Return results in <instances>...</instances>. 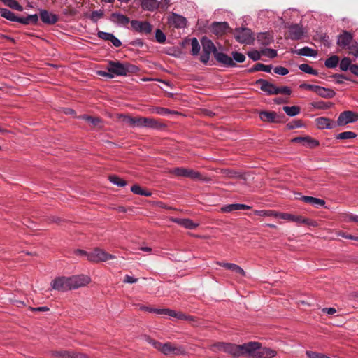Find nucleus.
<instances>
[{"label":"nucleus","instance_id":"obj_59","mask_svg":"<svg viewBox=\"0 0 358 358\" xmlns=\"http://www.w3.org/2000/svg\"><path fill=\"white\" fill-rule=\"evenodd\" d=\"M69 358H88L86 354L73 350H69Z\"/></svg>","mask_w":358,"mask_h":358},{"label":"nucleus","instance_id":"obj_37","mask_svg":"<svg viewBox=\"0 0 358 358\" xmlns=\"http://www.w3.org/2000/svg\"><path fill=\"white\" fill-rule=\"evenodd\" d=\"M80 119L85 120L89 122L92 126L98 127L99 124L101 122V118L98 117H92L87 115H83L78 117Z\"/></svg>","mask_w":358,"mask_h":358},{"label":"nucleus","instance_id":"obj_42","mask_svg":"<svg viewBox=\"0 0 358 358\" xmlns=\"http://www.w3.org/2000/svg\"><path fill=\"white\" fill-rule=\"evenodd\" d=\"M357 134L353 131H343L336 135L335 138L339 140L354 139Z\"/></svg>","mask_w":358,"mask_h":358},{"label":"nucleus","instance_id":"obj_4","mask_svg":"<svg viewBox=\"0 0 358 358\" xmlns=\"http://www.w3.org/2000/svg\"><path fill=\"white\" fill-rule=\"evenodd\" d=\"M158 350H160L164 355L167 356L186 355L187 351L185 346L175 345L171 342H166L164 344L158 342Z\"/></svg>","mask_w":358,"mask_h":358},{"label":"nucleus","instance_id":"obj_11","mask_svg":"<svg viewBox=\"0 0 358 358\" xmlns=\"http://www.w3.org/2000/svg\"><path fill=\"white\" fill-rule=\"evenodd\" d=\"M357 121H358V113H340L335 124L336 127H345Z\"/></svg>","mask_w":358,"mask_h":358},{"label":"nucleus","instance_id":"obj_49","mask_svg":"<svg viewBox=\"0 0 358 358\" xmlns=\"http://www.w3.org/2000/svg\"><path fill=\"white\" fill-rule=\"evenodd\" d=\"M304 127L301 120H294L287 124L286 127L289 130L294 129L295 128Z\"/></svg>","mask_w":358,"mask_h":358},{"label":"nucleus","instance_id":"obj_40","mask_svg":"<svg viewBox=\"0 0 358 358\" xmlns=\"http://www.w3.org/2000/svg\"><path fill=\"white\" fill-rule=\"evenodd\" d=\"M157 5V0H142L141 7L144 10H154Z\"/></svg>","mask_w":358,"mask_h":358},{"label":"nucleus","instance_id":"obj_31","mask_svg":"<svg viewBox=\"0 0 358 358\" xmlns=\"http://www.w3.org/2000/svg\"><path fill=\"white\" fill-rule=\"evenodd\" d=\"M293 53L301 56L313 57H315L317 55V50L309 48L308 46L303 47V48L295 50L292 51Z\"/></svg>","mask_w":358,"mask_h":358},{"label":"nucleus","instance_id":"obj_6","mask_svg":"<svg viewBox=\"0 0 358 358\" xmlns=\"http://www.w3.org/2000/svg\"><path fill=\"white\" fill-rule=\"evenodd\" d=\"M234 38L238 42L245 44H251L255 39L252 31L248 28H236Z\"/></svg>","mask_w":358,"mask_h":358},{"label":"nucleus","instance_id":"obj_23","mask_svg":"<svg viewBox=\"0 0 358 358\" xmlns=\"http://www.w3.org/2000/svg\"><path fill=\"white\" fill-rule=\"evenodd\" d=\"M257 40L262 45H268L274 41V38L272 32L266 31L259 33Z\"/></svg>","mask_w":358,"mask_h":358},{"label":"nucleus","instance_id":"obj_3","mask_svg":"<svg viewBox=\"0 0 358 358\" xmlns=\"http://www.w3.org/2000/svg\"><path fill=\"white\" fill-rule=\"evenodd\" d=\"M118 118L122 120L132 127H141L155 128L157 126V122L154 119L148 117H132L125 115L122 113H117Z\"/></svg>","mask_w":358,"mask_h":358},{"label":"nucleus","instance_id":"obj_47","mask_svg":"<svg viewBox=\"0 0 358 358\" xmlns=\"http://www.w3.org/2000/svg\"><path fill=\"white\" fill-rule=\"evenodd\" d=\"M191 45H192V50L191 53L192 55L195 56L197 55L200 51L201 46L198 41V40L196 38H193L191 39Z\"/></svg>","mask_w":358,"mask_h":358},{"label":"nucleus","instance_id":"obj_2","mask_svg":"<svg viewBox=\"0 0 358 358\" xmlns=\"http://www.w3.org/2000/svg\"><path fill=\"white\" fill-rule=\"evenodd\" d=\"M172 174L178 177H184L190 178L196 181H203L208 182L211 181V178L208 176H203L200 172L196 171L192 169L184 167H176L173 169H158V176L163 174Z\"/></svg>","mask_w":358,"mask_h":358},{"label":"nucleus","instance_id":"obj_12","mask_svg":"<svg viewBox=\"0 0 358 358\" xmlns=\"http://www.w3.org/2000/svg\"><path fill=\"white\" fill-rule=\"evenodd\" d=\"M292 142L302 143L306 148L313 149L320 145V141L310 136H298L292 139Z\"/></svg>","mask_w":358,"mask_h":358},{"label":"nucleus","instance_id":"obj_20","mask_svg":"<svg viewBox=\"0 0 358 358\" xmlns=\"http://www.w3.org/2000/svg\"><path fill=\"white\" fill-rule=\"evenodd\" d=\"M317 127L319 129H333L336 127V121L327 117H318L315 120Z\"/></svg>","mask_w":358,"mask_h":358},{"label":"nucleus","instance_id":"obj_22","mask_svg":"<svg viewBox=\"0 0 358 358\" xmlns=\"http://www.w3.org/2000/svg\"><path fill=\"white\" fill-rule=\"evenodd\" d=\"M40 18L45 24H52L58 21V16L49 13L45 10H41L39 13Z\"/></svg>","mask_w":358,"mask_h":358},{"label":"nucleus","instance_id":"obj_44","mask_svg":"<svg viewBox=\"0 0 358 358\" xmlns=\"http://www.w3.org/2000/svg\"><path fill=\"white\" fill-rule=\"evenodd\" d=\"M6 6H8L9 8L18 10V11H22L23 7L20 5L15 0H1Z\"/></svg>","mask_w":358,"mask_h":358},{"label":"nucleus","instance_id":"obj_17","mask_svg":"<svg viewBox=\"0 0 358 358\" xmlns=\"http://www.w3.org/2000/svg\"><path fill=\"white\" fill-rule=\"evenodd\" d=\"M256 84H259L261 85V90L265 92L268 95H275V90L277 86L273 83H271L266 80L260 78L256 81Z\"/></svg>","mask_w":358,"mask_h":358},{"label":"nucleus","instance_id":"obj_15","mask_svg":"<svg viewBox=\"0 0 358 358\" xmlns=\"http://www.w3.org/2000/svg\"><path fill=\"white\" fill-rule=\"evenodd\" d=\"M215 59L216 61L227 67H235L236 64L234 62L232 58L227 54L221 52H215Z\"/></svg>","mask_w":358,"mask_h":358},{"label":"nucleus","instance_id":"obj_54","mask_svg":"<svg viewBox=\"0 0 358 358\" xmlns=\"http://www.w3.org/2000/svg\"><path fill=\"white\" fill-rule=\"evenodd\" d=\"M224 342H217L212 344L209 347V349L214 352H218L220 351H224Z\"/></svg>","mask_w":358,"mask_h":358},{"label":"nucleus","instance_id":"obj_21","mask_svg":"<svg viewBox=\"0 0 358 358\" xmlns=\"http://www.w3.org/2000/svg\"><path fill=\"white\" fill-rule=\"evenodd\" d=\"M201 43L202 45L203 52H206L207 54H211L213 53L215 56V52H217V48L215 47V44L213 43V41L208 38L207 37L204 36L201 38Z\"/></svg>","mask_w":358,"mask_h":358},{"label":"nucleus","instance_id":"obj_8","mask_svg":"<svg viewBox=\"0 0 358 358\" xmlns=\"http://www.w3.org/2000/svg\"><path fill=\"white\" fill-rule=\"evenodd\" d=\"M52 289L65 292L71 290L69 277L60 276L55 278L51 282Z\"/></svg>","mask_w":358,"mask_h":358},{"label":"nucleus","instance_id":"obj_50","mask_svg":"<svg viewBox=\"0 0 358 358\" xmlns=\"http://www.w3.org/2000/svg\"><path fill=\"white\" fill-rule=\"evenodd\" d=\"M232 59L234 62L238 63H243L245 60V56L241 52L233 51L231 52Z\"/></svg>","mask_w":358,"mask_h":358},{"label":"nucleus","instance_id":"obj_46","mask_svg":"<svg viewBox=\"0 0 358 358\" xmlns=\"http://www.w3.org/2000/svg\"><path fill=\"white\" fill-rule=\"evenodd\" d=\"M299 68L303 72H305L308 74L317 76L318 75V72L317 70L313 69L309 64H302L299 66Z\"/></svg>","mask_w":358,"mask_h":358},{"label":"nucleus","instance_id":"obj_58","mask_svg":"<svg viewBox=\"0 0 358 358\" xmlns=\"http://www.w3.org/2000/svg\"><path fill=\"white\" fill-rule=\"evenodd\" d=\"M179 316H180V319H179L180 320H187L190 322H197V320H198V318L196 317L192 316V315H185L182 312L181 313V315H179Z\"/></svg>","mask_w":358,"mask_h":358},{"label":"nucleus","instance_id":"obj_30","mask_svg":"<svg viewBox=\"0 0 358 358\" xmlns=\"http://www.w3.org/2000/svg\"><path fill=\"white\" fill-rule=\"evenodd\" d=\"M110 20L118 25L122 26L129 22V19L127 16L118 13H113L110 16Z\"/></svg>","mask_w":358,"mask_h":358},{"label":"nucleus","instance_id":"obj_25","mask_svg":"<svg viewBox=\"0 0 358 358\" xmlns=\"http://www.w3.org/2000/svg\"><path fill=\"white\" fill-rule=\"evenodd\" d=\"M171 220L188 229H194L199 226L198 223L189 218H172Z\"/></svg>","mask_w":358,"mask_h":358},{"label":"nucleus","instance_id":"obj_52","mask_svg":"<svg viewBox=\"0 0 358 358\" xmlns=\"http://www.w3.org/2000/svg\"><path fill=\"white\" fill-rule=\"evenodd\" d=\"M292 93V90L290 87L287 86H282V87H276V89L275 90V94H285L287 96H289Z\"/></svg>","mask_w":358,"mask_h":358},{"label":"nucleus","instance_id":"obj_43","mask_svg":"<svg viewBox=\"0 0 358 358\" xmlns=\"http://www.w3.org/2000/svg\"><path fill=\"white\" fill-rule=\"evenodd\" d=\"M352 61L349 57H343L339 64V68L341 71H346L347 70L350 71V68L352 67Z\"/></svg>","mask_w":358,"mask_h":358},{"label":"nucleus","instance_id":"obj_29","mask_svg":"<svg viewBox=\"0 0 358 358\" xmlns=\"http://www.w3.org/2000/svg\"><path fill=\"white\" fill-rule=\"evenodd\" d=\"M294 222L297 223L298 224H304L309 227H316L318 226V223L316 220L313 219L306 218L302 215H296L294 217Z\"/></svg>","mask_w":358,"mask_h":358},{"label":"nucleus","instance_id":"obj_61","mask_svg":"<svg viewBox=\"0 0 358 358\" xmlns=\"http://www.w3.org/2000/svg\"><path fill=\"white\" fill-rule=\"evenodd\" d=\"M274 72L281 76H285L288 74L289 70L284 66H279L274 68Z\"/></svg>","mask_w":358,"mask_h":358},{"label":"nucleus","instance_id":"obj_45","mask_svg":"<svg viewBox=\"0 0 358 358\" xmlns=\"http://www.w3.org/2000/svg\"><path fill=\"white\" fill-rule=\"evenodd\" d=\"M255 215H259L261 217H273L276 218L277 215V211L275 210H255L254 211Z\"/></svg>","mask_w":358,"mask_h":358},{"label":"nucleus","instance_id":"obj_39","mask_svg":"<svg viewBox=\"0 0 358 358\" xmlns=\"http://www.w3.org/2000/svg\"><path fill=\"white\" fill-rule=\"evenodd\" d=\"M0 15L10 21L16 22L17 17L6 8H0Z\"/></svg>","mask_w":358,"mask_h":358},{"label":"nucleus","instance_id":"obj_1","mask_svg":"<svg viewBox=\"0 0 358 358\" xmlns=\"http://www.w3.org/2000/svg\"><path fill=\"white\" fill-rule=\"evenodd\" d=\"M234 357L248 356L250 358H273L277 355V351L257 341H250L242 345L224 343V351Z\"/></svg>","mask_w":358,"mask_h":358},{"label":"nucleus","instance_id":"obj_63","mask_svg":"<svg viewBox=\"0 0 358 358\" xmlns=\"http://www.w3.org/2000/svg\"><path fill=\"white\" fill-rule=\"evenodd\" d=\"M352 55L358 57V42H355L348 47Z\"/></svg>","mask_w":358,"mask_h":358},{"label":"nucleus","instance_id":"obj_14","mask_svg":"<svg viewBox=\"0 0 358 358\" xmlns=\"http://www.w3.org/2000/svg\"><path fill=\"white\" fill-rule=\"evenodd\" d=\"M289 38L292 40H300L303 34L304 31L302 26L299 24H292L288 27Z\"/></svg>","mask_w":358,"mask_h":358},{"label":"nucleus","instance_id":"obj_55","mask_svg":"<svg viewBox=\"0 0 358 358\" xmlns=\"http://www.w3.org/2000/svg\"><path fill=\"white\" fill-rule=\"evenodd\" d=\"M247 55L253 61H258L261 58V51L252 50L247 52Z\"/></svg>","mask_w":358,"mask_h":358},{"label":"nucleus","instance_id":"obj_64","mask_svg":"<svg viewBox=\"0 0 358 358\" xmlns=\"http://www.w3.org/2000/svg\"><path fill=\"white\" fill-rule=\"evenodd\" d=\"M97 36L104 40V41H110L111 36H113V34L104 32V31H99L97 34Z\"/></svg>","mask_w":358,"mask_h":358},{"label":"nucleus","instance_id":"obj_38","mask_svg":"<svg viewBox=\"0 0 358 358\" xmlns=\"http://www.w3.org/2000/svg\"><path fill=\"white\" fill-rule=\"evenodd\" d=\"M131 191L137 195H141V196H150L152 194L150 192L143 189L141 188V187L138 185L135 184L131 187Z\"/></svg>","mask_w":358,"mask_h":358},{"label":"nucleus","instance_id":"obj_13","mask_svg":"<svg viewBox=\"0 0 358 358\" xmlns=\"http://www.w3.org/2000/svg\"><path fill=\"white\" fill-rule=\"evenodd\" d=\"M131 26L135 31L141 34H150L152 30V25L146 21L132 20Z\"/></svg>","mask_w":358,"mask_h":358},{"label":"nucleus","instance_id":"obj_19","mask_svg":"<svg viewBox=\"0 0 358 358\" xmlns=\"http://www.w3.org/2000/svg\"><path fill=\"white\" fill-rule=\"evenodd\" d=\"M353 38L351 33L347 31H343L338 36L337 39V45L340 47L345 48L350 44Z\"/></svg>","mask_w":358,"mask_h":358},{"label":"nucleus","instance_id":"obj_24","mask_svg":"<svg viewBox=\"0 0 358 358\" xmlns=\"http://www.w3.org/2000/svg\"><path fill=\"white\" fill-rule=\"evenodd\" d=\"M169 22L176 28H184L187 25L186 18L176 13L172 14V16L169 19Z\"/></svg>","mask_w":358,"mask_h":358},{"label":"nucleus","instance_id":"obj_9","mask_svg":"<svg viewBox=\"0 0 358 358\" xmlns=\"http://www.w3.org/2000/svg\"><path fill=\"white\" fill-rule=\"evenodd\" d=\"M259 119L268 123H285L287 120L285 113H259Z\"/></svg>","mask_w":358,"mask_h":358},{"label":"nucleus","instance_id":"obj_53","mask_svg":"<svg viewBox=\"0 0 358 358\" xmlns=\"http://www.w3.org/2000/svg\"><path fill=\"white\" fill-rule=\"evenodd\" d=\"M262 55H264L268 58H274L277 56V51L271 48H265L261 50Z\"/></svg>","mask_w":358,"mask_h":358},{"label":"nucleus","instance_id":"obj_16","mask_svg":"<svg viewBox=\"0 0 358 358\" xmlns=\"http://www.w3.org/2000/svg\"><path fill=\"white\" fill-rule=\"evenodd\" d=\"M210 31L216 36L224 35L229 28L226 22H214L210 26Z\"/></svg>","mask_w":358,"mask_h":358},{"label":"nucleus","instance_id":"obj_33","mask_svg":"<svg viewBox=\"0 0 358 358\" xmlns=\"http://www.w3.org/2000/svg\"><path fill=\"white\" fill-rule=\"evenodd\" d=\"M271 69H272V66L271 65H265V64H262V63H257V64H255L252 68L249 69L248 70V73H253V72H255V71H265V72H267V73H270Z\"/></svg>","mask_w":358,"mask_h":358},{"label":"nucleus","instance_id":"obj_41","mask_svg":"<svg viewBox=\"0 0 358 358\" xmlns=\"http://www.w3.org/2000/svg\"><path fill=\"white\" fill-rule=\"evenodd\" d=\"M158 83H161L163 86H159L166 94H167L168 96H172L173 93L170 92L169 90L172 89V84L169 81H166L158 78Z\"/></svg>","mask_w":358,"mask_h":358},{"label":"nucleus","instance_id":"obj_36","mask_svg":"<svg viewBox=\"0 0 358 358\" xmlns=\"http://www.w3.org/2000/svg\"><path fill=\"white\" fill-rule=\"evenodd\" d=\"M340 62V58L337 55H332L327 58L324 62V65L327 68L334 69Z\"/></svg>","mask_w":358,"mask_h":358},{"label":"nucleus","instance_id":"obj_35","mask_svg":"<svg viewBox=\"0 0 358 358\" xmlns=\"http://www.w3.org/2000/svg\"><path fill=\"white\" fill-rule=\"evenodd\" d=\"M181 313L180 311L177 312L170 308H158V315H165L177 319H180V316L179 315H181Z\"/></svg>","mask_w":358,"mask_h":358},{"label":"nucleus","instance_id":"obj_34","mask_svg":"<svg viewBox=\"0 0 358 358\" xmlns=\"http://www.w3.org/2000/svg\"><path fill=\"white\" fill-rule=\"evenodd\" d=\"M108 180L110 182L120 187H124L127 185V180L115 174L109 175Z\"/></svg>","mask_w":358,"mask_h":358},{"label":"nucleus","instance_id":"obj_32","mask_svg":"<svg viewBox=\"0 0 358 358\" xmlns=\"http://www.w3.org/2000/svg\"><path fill=\"white\" fill-rule=\"evenodd\" d=\"M316 94L321 97L327 99L333 98L336 95L334 90L321 86H318Z\"/></svg>","mask_w":358,"mask_h":358},{"label":"nucleus","instance_id":"obj_27","mask_svg":"<svg viewBox=\"0 0 358 358\" xmlns=\"http://www.w3.org/2000/svg\"><path fill=\"white\" fill-rule=\"evenodd\" d=\"M252 207L250 206H248L246 204H242V203H232L226 205L223 207H222L221 210L224 213H230L235 210H250Z\"/></svg>","mask_w":358,"mask_h":358},{"label":"nucleus","instance_id":"obj_51","mask_svg":"<svg viewBox=\"0 0 358 358\" xmlns=\"http://www.w3.org/2000/svg\"><path fill=\"white\" fill-rule=\"evenodd\" d=\"M295 215L287 213L277 212L276 218L286 220L290 222L294 221Z\"/></svg>","mask_w":358,"mask_h":358},{"label":"nucleus","instance_id":"obj_60","mask_svg":"<svg viewBox=\"0 0 358 358\" xmlns=\"http://www.w3.org/2000/svg\"><path fill=\"white\" fill-rule=\"evenodd\" d=\"M224 173H226L229 178H242L243 176L241 173L230 169H226Z\"/></svg>","mask_w":358,"mask_h":358},{"label":"nucleus","instance_id":"obj_28","mask_svg":"<svg viewBox=\"0 0 358 358\" xmlns=\"http://www.w3.org/2000/svg\"><path fill=\"white\" fill-rule=\"evenodd\" d=\"M219 264L227 270H230L236 273L240 274L243 277H245L246 275L245 271L241 266L236 264L222 262L219 263Z\"/></svg>","mask_w":358,"mask_h":358},{"label":"nucleus","instance_id":"obj_57","mask_svg":"<svg viewBox=\"0 0 358 358\" xmlns=\"http://www.w3.org/2000/svg\"><path fill=\"white\" fill-rule=\"evenodd\" d=\"M319 85H315L311 84H307V83H302L300 85L299 87L301 89L313 91L315 93H317V87Z\"/></svg>","mask_w":358,"mask_h":358},{"label":"nucleus","instance_id":"obj_5","mask_svg":"<svg viewBox=\"0 0 358 358\" xmlns=\"http://www.w3.org/2000/svg\"><path fill=\"white\" fill-rule=\"evenodd\" d=\"M106 70L115 76H126L129 72V65L127 63H121L118 61H108Z\"/></svg>","mask_w":358,"mask_h":358},{"label":"nucleus","instance_id":"obj_10","mask_svg":"<svg viewBox=\"0 0 358 358\" xmlns=\"http://www.w3.org/2000/svg\"><path fill=\"white\" fill-rule=\"evenodd\" d=\"M71 289H76L88 285L91 282L90 276L86 275H72L69 277Z\"/></svg>","mask_w":358,"mask_h":358},{"label":"nucleus","instance_id":"obj_26","mask_svg":"<svg viewBox=\"0 0 358 358\" xmlns=\"http://www.w3.org/2000/svg\"><path fill=\"white\" fill-rule=\"evenodd\" d=\"M300 199L303 202L309 203L316 208H319L320 206H324L326 203L324 199H321L313 197V196H302Z\"/></svg>","mask_w":358,"mask_h":358},{"label":"nucleus","instance_id":"obj_62","mask_svg":"<svg viewBox=\"0 0 358 358\" xmlns=\"http://www.w3.org/2000/svg\"><path fill=\"white\" fill-rule=\"evenodd\" d=\"M103 15V10H95V11H93L92 13V15H91V19L94 21V22H96L98 20H99L100 18H101Z\"/></svg>","mask_w":358,"mask_h":358},{"label":"nucleus","instance_id":"obj_18","mask_svg":"<svg viewBox=\"0 0 358 358\" xmlns=\"http://www.w3.org/2000/svg\"><path fill=\"white\" fill-rule=\"evenodd\" d=\"M334 104L331 101H313L308 103V110H327L331 109Z\"/></svg>","mask_w":358,"mask_h":358},{"label":"nucleus","instance_id":"obj_48","mask_svg":"<svg viewBox=\"0 0 358 358\" xmlns=\"http://www.w3.org/2000/svg\"><path fill=\"white\" fill-rule=\"evenodd\" d=\"M52 357L55 358H69V350H55L51 352Z\"/></svg>","mask_w":358,"mask_h":358},{"label":"nucleus","instance_id":"obj_7","mask_svg":"<svg viewBox=\"0 0 358 358\" xmlns=\"http://www.w3.org/2000/svg\"><path fill=\"white\" fill-rule=\"evenodd\" d=\"M115 256L106 252V251L99 248H95L92 252H90L88 255V260L92 262H106L108 259H114Z\"/></svg>","mask_w":358,"mask_h":358},{"label":"nucleus","instance_id":"obj_56","mask_svg":"<svg viewBox=\"0 0 358 358\" xmlns=\"http://www.w3.org/2000/svg\"><path fill=\"white\" fill-rule=\"evenodd\" d=\"M171 4V0H161L158 1V10L165 11Z\"/></svg>","mask_w":358,"mask_h":358}]
</instances>
